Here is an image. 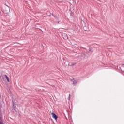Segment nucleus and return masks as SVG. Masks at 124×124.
Returning <instances> with one entry per match:
<instances>
[{
  "label": "nucleus",
  "instance_id": "nucleus-1",
  "mask_svg": "<svg viewBox=\"0 0 124 124\" xmlns=\"http://www.w3.org/2000/svg\"><path fill=\"white\" fill-rule=\"evenodd\" d=\"M51 115L53 119L57 120V119H58V116H57V115H56V114H55L54 113H52Z\"/></svg>",
  "mask_w": 124,
  "mask_h": 124
},
{
  "label": "nucleus",
  "instance_id": "nucleus-2",
  "mask_svg": "<svg viewBox=\"0 0 124 124\" xmlns=\"http://www.w3.org/2000/svg\"><path fill=\"white\" fill-rule=\"evenodd\" d=\"M10 11V9H9V8H6L4 10V12L6 13V14H7V13H9V12Z\"/></svg>",
  "mask_w": 124,
  "mask_h": 124
},
{
  "label": "nucleus",
  "instance_id": "nucleus-3",
  "mask_svg": "<svg viewBox=\"0 0 124 124\" xmlns=\"http://www.w3.org/2000/svg\"><path fill=\"white\" fill-rule=\"evenodd\" d=\"M72 82H73V85H75V84H77L78 83V81L77 80H75L74 79H71Z\"/></svg>",
  "mask_w": 124,
  "mask_h": 124
},
{
  "label": "nucleus",
  "instance_id": "nucleus-4",
  "mask_svg": "<svg viewBox=\"0 0 124 124\" xmlns=\"http://www.w3.org/2000/svg\"><path fill=\"white\" fill-rule=\"evenodd\" d=\"M5 77L6 78V79H7L8 82H9V78H8V77H7V75H5Z\"/></svg>",
  "mask_w": 124,
  "mask_h": 124
},
{
  "label": "nucleus",
  "instance_id": "nucleus-5",
  "mask_svg": "<svg viewBox=\"0 0 124 124\" xmlns=\"http://www.w3.org/2000/svg\"><path fill=\"white\" fill-rule=\"evenodd\" d=\"M0 124H1V123H0Z\"/></svg>",
  "mask_w": 124,
  "mask_h": 124
}]
</instances>
